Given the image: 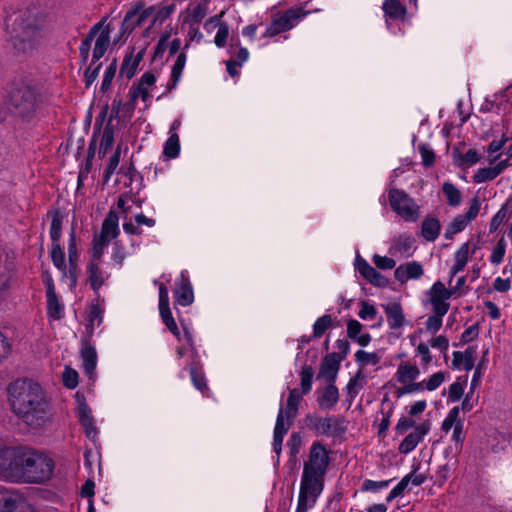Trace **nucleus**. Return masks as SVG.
Returning a JSON list of instances; mask_svg holds the SVG:
<instances>
[{"instance_id": "nucleus-40", "label": "nucleus", "mask_w": 512, "mask_h": 512, "mask_svg": "<svg viewBox=\"0 0 512 512\" xmlns=\"http://www.w3.org/2000/svg\"><path fill=\"white\" fill-rule=\"evenodd\" d=\"M47 298V314L52 320H59L64 316V304L61 302L56 293L46 295Z\"/></svg>"}, {"instance_id": "nucleus-46", "label": "nucleus", "mask_w": 512, "mask_h": 512, "mask_svg": "<svg viewBox=\"0 0 512 512\" xmlns=\"http://www.w3.org/2000/svg\"><path fill=\"white\" fill-rule=\"evenodd\" d=\"M449 374L444 371H438L423 379L425 391L437 390L448 378Z\"/></svg>"}, {"instance_id": "nucleus-34", "label": "nucleus", "mask_w": 512, "mask_h": 512, "mask_svg": "<svg viewBox=\"0 0 512 512\" xmlns=\"http://www.w3.org/2000/svg\"><path fill=\"white\" fill-rule=\"evenodd\" d=\"M339 371V362L334 355H327L320 366L318 379H323L327 383H333Z\"/></svg>"}, {"instance_id": "nucleus-6", "label": "nucleus", "mask_w": 512, "mask_h": 512, "mask_svg": "<svg viewBox=\"0 0 512 512\" xmlns=\"http://www.w3.org/2000/svg\"><path fill=\"white\" fill-rule=\"evenodd\" d=\"M301 401L302 394L297 389H291L285 406L280 403L273 435V451L276 454L277 462L282 451L284 436L298 414V407Z\"/></svg>"}, {"instance_id": "nucleus-16", "label": "nucleus", "mask_w": 512, "mask_h": 512, "mask_svg": "<svg viewBox=\"0 0 512 512\" xmlns=\"http://www.w3.org/2000/svg\"><path fill=\"white\" fill-rule=\"evenodd\" d=\"M302 9H289L282 16L274 19L266 28L263 37H274L294 27L295 23L305 16Z\"/></svg>"}, {"instance_id": "nucleus-60", "label": "nucleus", "mask_w": 512, "mask_h": 512, "mask_svg": "<svg viewBox=\"0 0 512 512\" xmlns=\"http://www.w3.org/2000/svg\"><path fill=\"white\" fill-rule=\"evenodd\" d=\"M208 0H203L193 7L190 17L194 23H200L207 15Z\"/></svg>"}, {"instance_id": "nucleus-27", "label": "nucleus", "mask_w": 512, "mask_h": 512, "mask_svg": "<svg viewBox=\"0 0 512 512\" xmlns=\"http://www.w3.org/2000/svg\"><path fill=\"white\" fill-rule=\"evenodd\" d=\"M420 373V369L416 364L409 361H403L398 365L394 374V379L403 386L413 380H417Z\"/></svg>"}, {"instance_id": "nucleus-4", "label": "nucleus", "mask_w": 512, "mask_h": 512, "mask_svg": "<svg viewBox=\"0 0 512 512\" xmlns=\"http://www.w3.org/2000/svg\"><path fill=\"white\" fill-rule=\"evenodd\" d=\"M6 93L9 105L21 117H29L35 112L40 94L30 82L14 80L8 84Z\"/></svg>"}, {"instance_id": "nucleus-3", "label": "nucleus", "mask_w": 512, "mask_h": 512, "mask_svg": "<svg viewBox=\"0 0 512 512\" xmlns=\"http://www.w3.org/2000/svg\"><path fill=\"white\" fill-rule=\"evenodd\" d=\"M45 20V13L36 5L20 9L8 18L7 27L15 53L26 54L36 47L42 37Z\"/></svg>"}, {"instance_id": "nucleus-54", "label": "nucleus", "mask_w": 512, "mask_h": 512, "mask_svg": "<svg viewBox=\"0 0 512 512\" xmlns=\"http://www.w3.org/2000/svg\"><path fill=\"white\" fill-rule=\"evenodd\" d=\"M393 479L383 480V481H374L370 479L364 480L361 491L362 492H373L377 493L385 488H387Z\"/></svg>"}, {"instance_id": "nucleus-23", "label": "nucleus", "mask_w": 512, "mask_h": 512, "mask_svg": "<svg viewBox=\"0 0 512 512\" xmlns=\"http://www.w3.org/2000/svg\"><path fill=\"white\" fill-rule=\"evenodd\" d=\"M414 238L409 234H400L394 238L389 254L392 257L407 258L414 253Z\"/></svg>"}, {"instance_id": "nucleus-51", "label": "nucleus", "mask_w": 512, "mask_h": 512, "mask_svg": "<svg viewBox=\"0 0 512 512\" xmlns=\"http://www.w3.org/2000/svg\"><path fill=\"white\" fill-rule=\"evenodd\" d=\"M110 241L106 239H102L98 235H96L93 239L92 249H91V260L100 262L101 257L104 254L105 249L107 248Z\"/></svg>"}, {"instance_id": "nucleus-17", "label": "nucleus", "mask_w": 512, "mask_h": 512, "mask_svg": "<svg viewBox=\"0 0 512 512\" xmlns=\"http://www.w3.org/2000/svg\"><path fill=\"white\" fill-rule=\"evenodd\" d=\"M480 206L481 203L479 198L474 197L471 200L466 213L457 215L448 225L445 231V237L447 239H452L455 234L462 232L467 225L477 217Z\"/></svg>"}, {"instance_id": "nucleus-22", "label": "nucleus", "mask_w": 512, "mask_h": 512, "mask_svg": "<svg viewBox=\"0 0 512 512\" xmlns=\"http://www.w3.org/2000/svg\"><path fill=\"white\" fill-rule=\"evenodd\" d=\"M155 11V7H149L147 9L142 10L141 12L138 9L129 11L121 25V33H131L137 26H141L145 23V21L150 18Z\"/></svg>"}, {"instance_id": "nucleus-12", "label": "nucleus", "mask_w": 512, "mask_h": 512, "mask_svg": "<svg viewBox=\"0 0 512 512\" xmlns=\"http://www.w3.org/2000/svg\"><path fill=\"white\" fill-rule=\"evenodd\" d=\"M170 281V274H162L160 279L154 280V284L159 287V312L167 328L171 331V333H173V335L181 340L180 332L169 308V295L165 284L169 283Z\"/></svg>"}, {"instance_id": "nucleus-44", "label": "nucleus", "mask_w": 512, "mask_h": 512, "mask_svg": "<svg viewBox=\"0 0 512 512\" xmlns=\"http://www.w3.org/2000/svg\"><path fill=\"white\" fill-rule=\"evenodd\" d=\"M383 11L390 18L397 19L406 14V8L399 0H385L382 5Z\"/></svg>"}, {"instance_id": "nucleus-47", "label": "nucleus", "mask_w": 512, "mask_h": 512, "mask_svg": "<svg viewBox=\"0 0 512 512\" xmlns=\"http://www.w3.org/2000/svg\"><path fill=\"white\" fill-rule=\"evenodd\" d=\"M11 504L7 506L5 512H36L35 508L27 503L19 494L15 492Z\"/></svg>"}, {"instance_id": "nucleus-41", "label": "nucleus", "mask_w": 512, "mask_h": 512, "mask_svg": "<svg viewBox=\"0 0 512 512\" xmlns=\"http://www.w3.org/2000/svg\"><path fill=\"white\" fill-rule=\"evenodd\" d=\"M502 275L503 277L499 276L494 279L493 290L500 293H506L512 287V266L506 265L502 269Z\"/></svg>"}, {"instance_id": "nucleus-58", "label": "nucleus", "mask_w": 512, "mask_h": 512, "mask_svg": "<svg viewBox=\"0 0 512 512\" xmlns=\"http://www.w3.org/2000/svg\"><path fill=\"white\" fill-rule=\"evenodd\" d=\"M465 381H455L448 389V401L457 402L461 399L464 394Z\"/></svg>"}, {"instance_id": "nucleus-10", "label": "nucleus", "mask_w": 512, "mask_h": 512, "mask_svg": "<svg viewBox=\"0 0 512 512\" xmlns=\"http://www.w3.org/2000/svg\"><path fill=\"white\" fill-rule=\"evenodd\" d=\"M184 339L187 343V347H179L177 349V355L179 358L184 356H189V359L186 362V367L189 368L191 381L194 387L201 391L202 393L207 390V384L204 375L197 370V365L199 363V356L194 347V337L191 330H189L186 326L184 327Z\"/></svg>"}, {"instance_id": "nucleus-55", "label": "nucleus", "mask_w": 512, "mask_h": 512, "mask_svg": "<svg viewBox=\"0 0 512 512\" xmlns=\"http://www.w3.org/2000/svg\"><path fill=\"white\" fill-rule=\"evenodd\" d=\"M459 412L460 410L458 407H453L449 410L448 414L442 422L443 431L448 432L449 430L453 429L457 423L461 422L459 419Z\"/></svg>"}, {"instance_id": "nucleus-21", "label": "nucleus", "mask_w": 512, "mask_h": 512, "mask_svg": "<svg viewBox=\"0 0 512 512\" xmlns=\"http://www.w3.org/2000/svg\"><path fill=\"white\" fill-rule=\"evenodd\" d=\"M355 267L357 271L372 285L377 287H385L388 284V280L385 276L379 273L374 267H372L365 259L356 256Z\"/></svg>"}, {"instance_id": "nucleus-20", "label": "nucleus", "mask_w": 512, "mask_h": 512, "mask_svg": "<svg viewBox=\"0 0 512 512\" xmlns=\"http://www.w3.org/2000/svg\"><path fill=\"white\" fill-rule=\"evenodd\" d=\"M431 429L429 420L416 425L412 432H410L400 443L399 452L402 454H409L417 445L424 439Z\"/></svg>"}, {"instance_id": "nucleus-52", "label": "nucleus", "mask_w": 512, "mask_h": 512, "mask_svg": "<svg viewBox=\"0 0 512 512\" xmlns=\"http://www.w3.org/2000/svg\"><path fill=\"white\" fill-rule=\"evenodd\" d=\"M118 40H114L113 45L110 48L107 60L111 61L110 64H117L118 62L121 64L125 59V51L126 46L124 44L118 45Z\"/></svg>"}, {"instance_id": "nucleus-5", "label": "nucleus", "mask_w": 512, "mask_h": 512, "mask_svg": "<svg viewBox=\"0 0 512 512\" xmlns=\"http://www.w3.org/2000/svg\"><path fill=\"white\" fill-rule=\"evenodd\" d=\"M107 16L103 17L99 22L95 23L87 33L86 37L82 40L79 46V52L81 60L87 62L90 55L92 42H94L92 52V63L99 61L110 47L111 39V27L107 23Z\"/></svg>"}, {"instance_id": "nucleus-13", "label": "nucleus", "mask_w": 512, "mask_h": 512, "mask_svg": "<svg viewBox=\"0 0 512 512\" xmlns=\"http://www.w3.org/2000/svg\"><path fill=\"white\" fill-rule=\"evenodd\" d=\"M181 41L180 39H173L171 42H168V38H161L158 44L155 47L152 61H162L164 59V55L166 62H173V64H185L186 55L184 52H180Z\"/></svg>"}, {"instance_id": "nucleus-37", "label": "nucleus", "mask_w": 512, "mask_h": 512, "mask_svg": "<svg viewBox=\"0 0 512 512\" xmlns=\"http://www.w3.org/2000/svg\"><path fill=\"white\" fill-rule=\"evenodd\" d=\"M366 384V378L359 371L354 377H352L345 387L346 401L350 406L355 400L360 390Z\"/></svg>"}, {"instance_id": "nucleus-49", "label": "nucleus", "mask_w": 512, "mask_h": 512, "mask_svg": "<svg viewBox=\"0 0 512 512\" xmlns=\"http://www.w3.org/2000/svg\"><path fill=\"white\" fill-rule=\"evenodd\" d=\"M120 156L121 147L118 146L115 152L110 156L107 167L104 170L103 179L105 183H107L110 180L111 176L116 172L119 166Z\"/></svg>"}, {"instance_id": "nucleus-7", "label": "nucleus", "mask_w": 512, "mask_h": 512, "mask_svg": "<svg viewBox=\"0 0 512 512\" xmlns=\"http://www.w3.org/2000/svg\"><path fill=\"white\" fill-rule=\"evenodd\" d=\"M23 455L21 481L42 482L50 478L53 472L51 458L28 448L24 449Z\"/></svg>"}, {"instance_id": "nucleus-59", "label": "nucleus", "mask_w": 512, "mask_h": 512, "mask_svg": "<svg viewBox=\"0 0 512 512\" xmlns=\"http://www.w3.org/2000/svg\"><path fill=\"white\" fill-rule=\"evenodd\" d=\"M424 391H425V388H424L423 380H421V381L413 380L412 382H409V383L401 386V388H399V393L402 395H414V394H418V393H421Z\"/></svg>"}, {"instance_id": "nucleus-48", "label": "nucleus", "mask_w": 512, "mask_h": 512, "mask_svg": "<svg viewBox=\"0 0 512 512\" xmlns=\"http://www.w3.org/2000/svg\"><path fill=\"white\" fill-rule=\"evenodd\" d=\"M354 357L356 362L362 367L375 366L380 362L378 354L365 350H358Z\"/></svg>"}, {"instance_id": "nucleus-61", "label": "nucleus", "mask_w": 512, "mask_h": 512, "mask_svg": "<svg viewBox=\"0 0 512 512\" xmlns=\"http://www.w3.org/2000/svg\"><path fill=\"white\" fill-rule=\"evenodd\" d=\"M78 372L70 367L63 371L62 379L65 387L74 389L78 385Z\"/></svg>"}, {"instance_id": "nucleus-64", "label": "nucleus", "mask_w": 512, "mask_h": 512, "mask_svg": "<svg viewBox=\"0 0 512 512\" xmlns=\"http://www.w3.org/2000/svg\"><path fill=\"white\" fill-rule=\"evenodd\" d=\"M375 266L382 270H391L395 267L396 261L392 257L375 254L372 258Z\"/></svg>"}, {"instance_id": "nucleus-56", "label": "nucleus", "mask_w": 512, "mask_h": 512, "mask_svg": "<svg viewBox=\"0 0 512 512\" xmlns=\"http://www.w3.org/2000/svg\"><path fill=\"white\" fill-rule=\"evenodd\" d=\"M506 253V242L504 238H501L495 247L492 249L490 255V262L494 265H499L505 256Z\"/></svg>"}, {"instance_id": "nucleus-35", "label": "nucleus", "mask_w": 512, "mask_h": 512, "mask_svg": "<svg viewBox=\"0 0 512 512\" xmlns=\"http://www.w3.org/2000/svg\"><path fill=\"white\" fill-rule=\"evenodd\" d=\"M475 358L476 349L474 347H468L464 352L455 351L453 352V366L469 371L474 367Z\"/></svg>"}, {"instance_id": "nucleus-26", "label": "nucleus", "mask_w": 512, "mask_h": 512, "mask_svg": "<svg viewBox=\"0 0 512 512\" xmlns=\"http://www.w3.org/2000/svg\"><path fill=\"white\" fill-rule=\"evenodd\" d=\"M68 258H69V287L74 288L77 284L78 274V250L77 241L74 231L69 235L68 241Z\"/></svg>"}, {"instance_id": "nucleus-24", "label": "nucleus", "mask_w": 512, "mask_h": 512, "mask_svg": "<svg viewBox=\"0 0 512 512\" xmlns=\"http://www.w3.org/2000/svg\"><path fill=\"white\" fill-rule=\"evenodd\" d=\"M423 273L422 265L419 262L411 261L399 265L394 271V277L398 282L404 284L409 280L421 278Z\"/></svg>"}, {"instance_id": "nucleus-39", "label": "nucleus", "mask_w": 512, "mask_h": 512, "mask_svg": "<svg viewBox=\"0 0 512 512\" xmlns=\"http://www.w3.org/2000/svg\"><path fill=\"white\" fill-rule=\"evenodd\" d=\"M387 321L392 329L401 328L404 325L405 318L402 309L397 303H390L385 307Z\"/></svg>"}, {"instance_id": "nucleus-28", "label": "nucleus", "mask_w": 512, "mask_h": 512, "mask_svg": "<svg viewBox=\"0 0 512 512\" xmlns=\"http://www.w3.org/2000/svg\"><path fill=\"white\" fill-rule=\"evenodd\" d=\"M86 270L88 282L93 291L97 292L108 280L109 274L101 268L100 262L96 261H90Z\"/></svg>"}, {"instance_id": "nucleus-9", "label": "nucleus", "mask_w": 512, "mask_h": 512, "mask_svg": "<svg viewBox=\"0 0 512 512\" xmlns=\"http://www.w3.org/2000/svg\"><path fill=\"white\" fill-rule=\"evenodd\" d=\"M388 198L391 209L404 221L415 223L420 219V205L404 190L391 188Z\"/></svg>"}, {"instance_id": "nucleus-42", "label": "nucleus", "mask_w": 512, "mask_h": 512, "mask_svg": "<svg viewBox=\"0 0 512 512\" xmlns=\"http://www.w3.org/2000/svg\"><path fill=\"white\" fill-rule=\"evenodd\" d=\"M480 161V155L475 149H469L463 154L458 153L454 157V162L459 167L468 168Z\"/></svg>"}, {"instance_id": "nucleus-18", "label": "nucleus", "mask_w": 512, "mask_h": 512, "mask_svg": "<svg viewBox=\"0 0 512 512\" xmlns=\"http://www.w3.org/2000/svg\"><path fill=\"white\" fill-rule=\"evenodd\" d=\"M479 248L478 242L474 240H468L462 243L454 253V263L450 267V278H453L458 273L462 272L468 264L471 257L474 255L476 250Z\"/></svg>"}, {"instance_id": "nucleus-62", "label": "nucleus", "mask_w": 512, "mask_h": 512, "mask_svg": "<svg viewBox=\"0 0 512 512\" xmlns=\"http://www.w3.org/2000/svg\"><path fill=\"white\" fill-rule=\"evenodd\" d=\"M332 324L330 315H324L316 320L313 326L314 336L320 337Z\"/></svg>"}, {"instance_id": "nucleus-15", "label": "nucleus", "mask_w": 512, "mask_h": 512, "mask_svg": "<svg viewBox=\"0 0 512 512\" xmlns=\"http://www.w3.org/2000/svg\"><path fill=\"white\" fill-rule=\"evenodd\" d=\"M454 294L455 288L448 289L442 282L436 281L427 292L432 311L446 315L450 307L448 300Z\"/></svg>"}, {"instance_id": "nucleus-19", "label": "nucleus", "mask_w": 512, "mask_h": 512, "mask_svg": "<svg viewBox=\"0 0 512 512\" xmlns=\"http://www.w3.org/2000/svg\"><path fill=\"white\" fill-rule=\"evenodd\" d=\"M173 293L177 304L181 306H190L194 302L193 288L186 270L181 271L176 279Z\"/></svg>"}, {"instance_id": "nucleus-30", "label": "nucleus", "mask_w": 512, "mask_h": 512, "mask_svg": "<svg viewBox=\"0 0 512 512\" xmlns=\"http://www.w3.org/2000/svg\"><path fill=\"white\" fill-rule=\"evenodd\" d=\"M444 314L433 312L432 315L428 316L423 328H418L412 335H416L422 338L434 336L441 329L443 325Z\"/></svg>"}, {"instance_id": "nucleus-14", "label": "nucleus", "mask_w": 512, "mask_h": 512, "mask_svg": "<svg viewBox=\"0 0 512 512\" xmlns=\"http://www.w3.org/2000/svg\"><path fill=\"white\" fill-rule=\"evenodd\" d=\"M343 421L335 416L319 417L309 414L305 417V424L309 429L316 432L317 435L337 434L344 430Z\"/></svg>"}, {"instance_id": "nucleus-36", "label": "nucleus", "mask_w": 512, "mask_h": 512, "mask_svg": "<svg viewBox=\"0 0 512 512\" xmlns=\"http://www.w3.org/2000/svg\"><path fill=\"white\" fill-rule=\"evenodd\" d=\"M441 231V223L434 216H426L421 224V236L428 242H434Z\"/></svg>"}, {"instance_id": "nucleus-11", "label": "nucleus", "mask_w": 512, "mask_h": 512, "mask_svg": "<svg viewBox=\"0 0 512 512\" xmlns=\"http://www.w3.org/2000/svg\"><path fill=\"white\" fill-rule=\"evenodd\" d=\"M510 159H512V144L508 147V157L502 159L501 154L490 157L487 166L475 171L473 181L478 184L493 181L511 165Z\"/></svg>"}, {"instance_id": "nucleus-50", "label": "nucleus", "mask_w": 512, "mask_h": 512, "mask_svg": "<svg viewBox=\"0 0 512 512\" xmlns=\"http://www.w3.org/2000/svg\"><path fill=\"white\" fill-rule=\"evenodd\" d=\"M145 53L144 47H138L127 45L125 51V59L122 64H139L142 61Z\"/></svg>"}, {"instance_id": "nucleus-38", "label": "nucleus", "mask_w": 512, "mask_h": 512, "mask_svg": "<svg viewBox=\"0 0 512 512\" xmlns=\"http://www.w3.org/2000/svg\"><path fill=\"white\" fill-rule=\"evenodd\" d=\"M50 255L54 266L62 273V277L69 281V266L66 265L65 254L59 243H52Z\"/></svg>"}, {"instance_id": "nucleus-1", "label": "nucleus", "mask_w": 512, "mask_h": 512, "mask_svg": "<svg viewBox=\"0 0 512 512\" xmlns=\"http://www.w3.org/2000/svg\"><path fill=\"white\" fill-rule=\"evenodd\" d=\"M12 411L29 427L40 428L51 419L44 392L38 383L18 379L8 387Z\"/></svg>"}, {"instance_id": "nucleus-32", "label": "nucleus", "mask_w": 512, "mask_h": 512, "mask_svg": "<svg viewBox=\"0 0 512 512\" xmlns=\"http://www.w3.org/2000/svg\"><path fill=\"white\" fill-rule=\"evenodd\" d=\"M411 345L415 348L416 355L420 356V364L423 367L428 366L432 361V355L429 348V339L416 335H409Z\"/></svg>"}, {"instance_id": "nucleus-33", "label": "nucleus", "mask_w": 512, "mask_h": 512, "mask_svg": "<svg viewBox=\"0 0 512 512\" xmlns=\"http://www.w3.org/2000/svg\"><path fill=\"white\" fill-rule=\"evenodd\" d=\"M82 367L90 379L94 378L97 365V353L94 347L83 343L81 348Z\"/></svg>"}, {"instance_id": "nucleus-25", "label": "nucleus", "mask_w": 512, "mask_h": 512, "mask_svg": "<svg viewBox=\"0 0 512 512\" xmlns=\"http://www.w3.org/2000/svg\"><path fill=\"white\" fill-rule=\"evenodd\" d=\"M76 399L78 402V418L85 429V432L88 437H94L96 435V428L94 426V420L92 417L91 409L84 401V396L80 395L79 392L76 393Z\"/></svg>"}, {"instance_id": "nucleus-57", "label": "nucleus", "mask_w": 512, "mask_h": 512, "mask_svg": "<svg viewBox=\"0 0 512 512\" xmlns=\"http://www.w3.org/2000/svg\"><path fill=\"white\" fill-rule=\"evenodd\" d=\"M173 10H174V5H167V6H163L160 8L155 7V11L153 12L152 16L150 17V18H152V20H151L149 27L151 25H154L157 22L162 23L163 21H165L171 15Z\"/></svg>"}, {"instance_id": "nucleus-43", "label": "nucleus", "mask_w": 512, "mask_h": 512, "mask_svg": "<svg viewBox=\"0 0 512 512\" xmlns=\"http://www.w3.org/2000/svg\"><path fill=\"white\" fill-rule=\"evenodd\" d=\"M180 153V140L178 133H173L164 143L163 155L167 159H175Z\"/></svg>"}, {"instance_id": "nucleus-53", "label": "nucleus", "mask_w": 512, "mask_h": 512, "mask_svg": "<svg viewBox=\"0 0 512 512\" xmlns=\"http://www.w3.org/2000/svg\"><path fill=\"white\" fill-rule=\"evenodd\" d=\"M114 143V135L113 131L110 128H105L103 130L100 146H99V155L100 157H104L106 153L112 148Z\"/></svg>"}, {"instance_id": "nucleus-63", "label": "nucleus", "mask_w": 512, "mask_h": 512, "mask_svg": "<svg viewBox=\"0 0 512 512\" xmlns=\"http://www.w3.org/2000/svg\"><path fill=\"white\" fill-rule=\"evenodd\" d=\"M302 444L303 440L301 434L298 432L292 433L287 442V447L292 457H296V455L300 452Z\"/></svg>"}, {"instance_id": "nucleus-31", "label": "nucleus", "mask_w": 512, "mask_h": 512, "mask_svg": "<svg viewBox=\"0 0 512 512\" xmlns=\"http://www.w3.org/2000/svg\"><path fill=\"white\" fill-rule=\"evenodd\" d=\"M119 232V217L115 211L110 210L103 221L101 231L98 236L102 239L111 241L119 235Z\"/></svg>"}, {"instance_id": "nucleus-8", "label": "nucleus", "mask_w": 512, "mask_h": 512, "mask_svg": "<svg viewBox=\"0 0 512 512\" xmlns=\"http://www.w3.org/2000/svg\"><path fill=\"white\" fill-rule=\"evenodd\" d=\"M24 449L25 447L9 445L0 440V479L21 482Z\"/></svg>"}, {"instance_id": "nucleus-2", "label": "nucleus", "mask_w": 512, "mask_h": 512, "mask_svg": "<svg viewBox=\"0 0 512 512\" xmlns=\"http://www.w3.org/2000/svg\"><path fill=\"white\" fill-rule=\"evenodd\" d=\"M329 464L327 448L319 441L313 442L304 461L295 512H308L315 506L323 491Z\"/></svg>"}, {"instance_id": "nucleus-29", "label": "nucleus", "mask_w": 512, "mask_h": 512, "mask_svg": "<svg viewBox=\"0 0 512 512\" xmlns=\"http://www.w3.org/2000/svg\"><path fill=\"white\" fill-rule=\"evenodd\" d=\"M339 400L338 388L333 383H328L326 387L318 392L317 402L322 410L332 409Z\"/></svg>"}, {"instance_id": "nucleus-45", "label": "nucleus", "mask_w": 512, "mask_h": 512, "mask_svg": "<svg viewBox=\"0 0 512 512\" xmlns=\"http://www.w3.org/2000/svg\"><path fill=\"white\" fill-rule=\"evenodd\" d=\"M442 192L447 199V203L450 206H459L462 201V195L460 190L450 182H444L442 185Z\"/></svg>"}]
</instances>
